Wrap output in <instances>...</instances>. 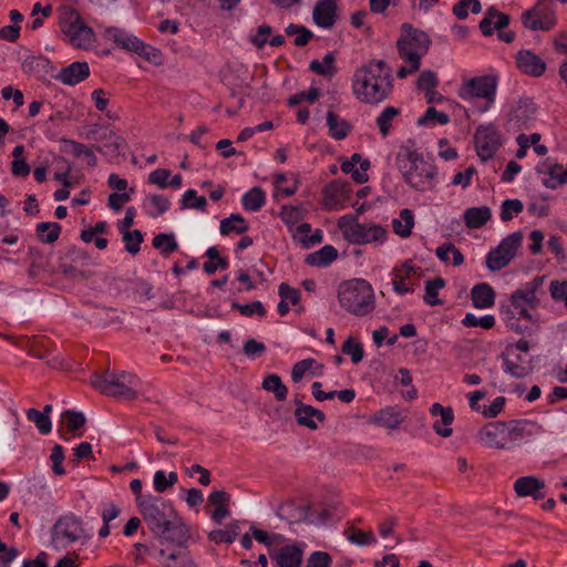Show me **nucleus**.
<instances>
[{"label":"nucleus","instance_id":"nucleus-1","mask_svg":"<svg viewBox=\"0 0 567 567\" xmlns=\"http://www.w3.org/2000/svg\"><path fill=\"white\" fill-rule=\"evenodd\" d=\"M392 91V70L383 60H370L353 73L352 93L361 103L378 105L388 100Z\"/></svg>","mask_w":567,"mask_h":567},{"label":"nucleus","instance_id":"nucleus-2","mask_svg":"<svg viewBox=\"0 0 567 567\" xmlns=\"http://www.w3.org/2000/svg\"><path fill=\"white\" fill-rule=\"evenodd\" d=\"M395 166L404 183L413 190L425 193L436 188L437 168L433 162L424 158L413 140H408L399 146Z\"/></svg>","mask_w":567,"mask_h":567},{"label":"nucleus","instance_id":"nucleus-3","mask_svg":"<svg viewBox=\"0 0 567 567\" xmlns=\"http://www.w3.org/2000/svg\"><path fill=\"white\" fill-rule=\"evenodd\" d=\"M431 45V39L422 30L413 28L410 23L401 25V34L396 40V50L404 65L396 71L399 79L417 72L421 66V59L427 53Z\"/></svg>","mask_w":567,"mask_h":567},{"label":"nucleus","instance_id":"nucleus-4","mask_svg":"<svg viewBox=\"0 0 567 567\" xmlns=\"http://www.w3.org/2000/svg\"><path fill=\"white\" fill-rule=\"evenodd\" d=\"M138 511L153 533L166 538L169 533L183 534L184 526L179 524L177 513L169 501L153 495L143 501Z\"/></svg>","mask_w":567,"mask_h":567},{"label":"nucleus","instance_id":"nucleus-5","mask_svg":"<svg viewBox=\"0 0 567 567\" xmlns=\"http://www.w3.org/2000/svg\"><path fill=\"white\" fill-rule=\"evenodd\" d=\"M337 295L340 307L353 316H368L375 308L374 290L364 279L341 282Z\"/></svg>","mask_w":567,"mask_h":567},{"label":"nucleus","instance_id":"nucleus-6","mask_svg":"<svg viewBox=\"0 0 567 567\" xmlns=\"http://www.w3.org/2000/svg\"><path fill=\"white\" fill-rule=\"evenodd\" d=\"M89 539L83 518L72 512L59 516L50 529V546L55 550L83 546Z\"/></svg>","mask_w":567,"mask_h":567},{"label":"nucleus","instance_id":"nucleus-7","mask_svg":"<svg viewBox=\"0 0 567 567\" xmlns=\"http://www.w3.org/2000/svg\"><path fill=\"white\" fill-rule=\"evenodd\" d=\"M92 386L102 394L133 401L137 398V377L127 372L106 371L93 373L90 378Z\"/></svg>","mask_w":567,"mask_h":567},{"label":"nucleus","instance_id":"nucleus-8","mask_svg":"<svg viewBox=\"0 0 567 567\" xmlns=\"http://www.w3.org/2000/svg\"><path fill=\"white\" fill-rule=\"evenodd\" d=\"M543 282L544 277H536L511 295L509 305L507 307H502V311L507 315L505 318L506 321L516 317L528 321L533 320V316L529 310L537 308L539 305V298L537 295Z\"/></svg>","mask_w":567,"mask_h":567},{"label":"nucleus","instance_id":"nucleus-9","mask_svg":"<svg viewBox=\"0 0 567 567\" xmlns=\"http://www.w3.org/2000/svg\"><path fill=\"white\" fill-rule=\"evenodd\" d=\"M338 227L341 229L344 238L357 245H367L372 243H383L386 238V230L373 223H359L352 215H344L339 218Z\"/></svg>","mask_w":567,"mask_h":567},{"label":"nucleus","instance_id":"nucleus-10","mask_svg":"<svg viewBox=\"0 0 567 567\" xmlns=\"http://www.w3.org/2000/svg\"><path fill=\"white\" fill-rule=\"evenodd\" d=\"M498 79L493 74H485L464 80L458 87L457 95L461 100L471 102L480 99L485 101L481 112H486L495 103Z\"/></svg>","mask_w":567,"mask_h":567},{"label":"nucleus","instance_id":"nucleus-11","mask_svg":"<svg viewBox=\"0 0 567 567\" xmlns=\"http://www.w3.org/2000/svg\"><path fill=\"white\" fill-rule=\"evenodd\" d=\"M523 235L520 231H514L505 237L496 248L486 255V267L491 271H498L505 268L515 257L520 247Z\"/></svg>","mask_w":567,"mask_h":567},{"label":"nucleus","instance_id":"nucleus-12","mask_svg":"<svg viewBox=\"0 0 567 567\" xmlns=\"http://www.w3.org/2000/svg\"><path fill=\"white\" fill-rule=\"evenodd\" d=\"M537 105L530 97H520L509 110L506 130L518 132L529 130L537 118Z\"/></svg>","mask_w":567,"mask_h":567},{"label":"nucleus","instance_id":"nucleus-13","mask_svg":"<svg viewBox=\"0 0 567 567\" xmlns=\"http://www.w3.org/2000/svg\"><path fill=\"white\" fill-rule=\"evenodd\" d=\"M477 156L482 161L494 157L502 145L498 130L494 124L480 125L474 135Z\"/></svg>","mask_w":567,"mask_h":567},{"label":"nucleus","instance_id":"nucleus-14","mask_svg":"<svg viewBox=\"0 0 567 567\" xmlns=\"http://www.w3.org/2000/svg\"><path fill=\"white\" fill-rule=\"evenodd\" d=\"M520 20L523 25L530 31H549L557 22L554 7L535 4L522 13Z\"/></svg>","mask_w":567,"mask_h":567},{"label":"nucleus","instance_id":"nucleus-15","mask_svg":"<svg viewBox=\"0 0 567 567\" xmlns=\"http://www.w3.org/2000/svg\"><path fill=\"white\" fill-rule=\"evenodd\" d=\"M477 437L481 443L492 449L505 450L512 445L508 422H491L478 431Z\"/></svg>","mask_w":567,"mask_h":567},{"label":"nucleus","instance_id":"nucleus-16","mask_svg":"<svg viewBox=\"0 0 567 567\" xmlns=\"http://www.w3.org/2000/svg\"><path fill=\"white\" fill-rule=\"evenodd\" d=\"M352 193L351 185L341 179L330 182L323 189L322 206L326 210H340L344 208L346 203Z\"/></svg>","mask_w":567,"mask_h":567},{"label":"nucleus","instance_id":"nucleus-17","mask_svg":"<svg viewBox=\"0 0 567 567\" xmlns=\"http://www.w3.org/2000/svg\"><path fill=\"white\" fill-rule=\"evenodd\" d=\"M105 35L109 40H112L117 45H120L123 49H126L128 51H132L138 55L148 56L147 49L150 48L146 45L142 40H140L136 37H133L125 32L124 30L115 27L107 28L105 30Z\"/></svg>","mask_w":567,"mask_h":567},{"label":"nucleus","instance_id":"nucleus-18","mask_svg":"<svg viewBox=\"0 0 567 567\" xmlns=\"http://www.w3.org/2000/svg\"><path fill=\"white\" fill-rule=\"evenodd\" d=\"M73 14L75 18L68 25L65 34L74 47L79 49H89L94 42V32L90 27L84 24L76 12H73Z\"/></svg>","mask_w":567,"mask_h":567},{"label":"nucleus","instance_id":"nucleus-19","mask_svg":"<svg viewBox=\"0 0 567 567\" xmlns=\"http://www.w3.org/2000/svg\"><path fill=\"white\" fill-rule=\"evenodd\" d=\"M516 65L522 73L534 78L542 76L546 71L545 61L533 51L526 49L517 52Z\"/></svg>","mask_w":567,"mask_h":567},{"label":"nucleus","instance_id":"nucleus-20","mask_svg":"<svg viewBox=\"0 0 567 567\" xmlns=\"http://www.w3.org/2000/svg\"><path fill=\"white\" fill-rule=\"evenodd\" d=\"M90 76V68L85 61H75L65 68H62L52 78L65 85H76Z\"/></svg>","mask_w":567,"mask_h":567},{"label":"nucleus","instance_id":"nucleus-21","mask_svg":"<svg viewBox=\"0 0 567 567\" xmlns=\"http://www.w3.org/2000/svg\"><path fill=\"white\" fill-rule=\"evenodd\" d=\"M508 422L511 444H516L523 440H528L543 432L542 425L535 421L522 419L511 420Z\"/></svg>","mask_w":567,"mask_h":567},{"label":"nucleus","instance_id":"nucleus-22","mask_svg":"<svg viewBox=\"0 0 567 567\" xmlns=\"http://www.w3.org/2000/svg\"><path fill=\"white\" fill-rule=\"evenodd\" d=\"M514 489L519 497H533L535 501L545 497V482L536 476H520L514 483Z\"/></svg>","mask_w":567,"mask_h":567},{"label":"nucleus","instance_id":"nucleus-23","mask_svg":"<svg viewBox=\"0 0 567 567\" xmlns=\"http://www.w3.org/2000/svg\"><path fill=\"white\" fill-rule=\"evenodd\" d=\"M269 556L277 567H300L302 563V549L297 545H285Z\"/></svg>","mask_w":567,"mask_h":567},{"label":"nucleus","instance_id":"nucleus-24","mask_svg":"<svg viewBox=\"0 0 567 567\" xmlns=\"http://www.w3.org/2000/svg\"><path fill=\"white\" fill-rule=\"evenodd\" d=\"M370 168V161L362 158L359 153H353L350 159H346L341 163V171L344 174H350L352 179L358 184H364L368 182L369 176L367 171Z\"/></svg>","mask_w":567,"mask_h":567},{"label":"nucleus","instance_id":"nucleus-25","mask_svg":"<svg viewBox=\"0 0 567 567\" xmlns=\"http://www.w3.org/2000/svg\"><path fill=\"white\" fill-rule=\"evenodd\" d=\"M337 4L334 0H318L312 11L313 22L323 29H330L336 23Z\"/></svg>","mask_w":567,"mask_h":567},{"label":"nucleus","instance_id":"nucleus-26","mask_svg":"<svg viewBox=\"0 0 567 567\" xmlns=\"http://www.w3.org/2000/svg\"><path fill=\"white\" fill-rule=\"evenodd\" d=\"M405 415L399 409L394 406H388L385 409L377 411L370 422L377 426L384 427L388 430H398Z\"/></svg>","mask_w":567,"mask_h":567},{"label":"nucleus","instance_id":"nucleus-27","mask_svg":"<svg viewBox=\"0 0 567 567\" xmlns=\"http://www.w3.org/2000/svg\"><path fill=\"white\" fill-rule=\"evenodd\" d=\"M295 416L299 425L316 430L318 427L316 420L319 422L326 420V415L321 410L303 404L298 399L295 400Z\"/></svg>","mask_w":567,"mask_h":567},{"label":"nucleus","instance_id":"nucleus-28","mask_svg":"<svg viewBox=\"0 0 567 567\" xmlns=\"http://www.w3.org/2000/svg\"><path fill=\"white\" fill-rule=\"evenodd\" d=\"M430 411L434 416L440 415V420H436L433 424V430L443 437H450L453 433L451 424L454 420L452 408H444L440 403H434Z\"/></svg>","mask_w":567,"mask_h":567},{"label":"nucleus","instance_id":"nucleus-29","mask_svg":"<svg viewBox=\"0 0 567 567\" xmlns=\"http://www.w3.org/2000/svg\"><path fill=\"white\" fill-rule=\"evenodd\" d=\"M101 145L96 150L111 156H117L125 148V140L111 130H103L100 137H96Z\"/></svg>","mask_w":567,"mask_h":567},{"label":"nucleus","instance_id":"nucleus-30","mask_svg":"<svg viewBox=\"0 0 567 567\" xmlns=\"http://www.w3.org/2000/svg\"><path fill=\"white\" fill-rule=\"evenodd\" d=\"M471 296L473 306L478 309L491 308L495 303V291L486 282L475 285Z\"/></svg>","mask_w":567,"mask_h":567},{"label":"nucleus","instance_id":"nucleus-31","mask_svg":"<svg viewBox=\"0 0 567 567\" xmlns=\"http://www.w3.org/2000/svg\"><path fill=\"white\" fill-rule=\"evenodd\" d=\"M491 217L492 212L487 206L467 208L463 215L466 227L471 229L481 228Z\"/></svg>","mask_w":567,"mask_h":567},{"label":"nucleus","instance_id":"nucleus-32","mask_svg":"<svg viewBox=\"0 0 567 567\" xmlns=\"http://www.w3.org/2000/svg\"><path fill=\"white\" fill-rule=\"evenodd\" d=\"M327 125L329 128V135L334 140L346 138L352 130L351 124L343 118H340L334 112H327Z\"/></svg>","mask_w":567,"mask_h":567},{"label":"nucleus","instance_id":"nucleus-33","mask_svg":"<svg viewBox=\"0 0 567 567\" xmlns=\"http://www.w3.org/2000/svg\"><path fill=\"white\" fill-rule=\"evenodd\" d=\"M337 257H338V250L331 245H326L322 248H320L319 250H317L312 254H309L306 257V262L309 266H313V267H327L332 261H334L337 259Z\"/></svg>","mask_w":567,"mask_h":567},{"label":"nucleus","instance_id":"nucleus-34","mask_svg":"<svg viewBox=\"0 0 567 567\" xmlns=\"http://www.w3.org/2000/svg\"><path fill=\"white\" fill-rule=\"evenodd\" d=\"M401 114L395 106H386L375 118V124L382 137H388L393 127V121Z\"/></svg>","mask_w":567,"mask_h":567},{"label":"nucleus","instance_id":"nucleus-35","mask_svg":"<svg viewBox=\"0 0 567 567\" xmlns=\"http://www.w3.org/2000/svg\"><path fill=\"white\" fill-rule=\"evenodd\" d=\"M393 231L402 237L408 238L414 227V214L411 209L404 208L400 212L399 217L392 220Z\"/></svg>","mask_w":567,"mask_h":567},{"label":"nucleus","instance_id":"nucleus-36","mask_svg":"<svg viewBox=\"0 0 567 567\" xmlns=\"http://www.w3.org/2000/svg\"><path fill=\"white\" fill-rule=\"evenodd\" d=\"M220 234L221 235H229L230 233H236L238 235L245 234L249 226L246 221V219L239 215V214H231L229 217L224 218L220 221Z\"/></svg>","mask_w":567,"mask_h":567},{"label":"nucleus","instance_id":"nucleus-37","mask_svg":"<svg viewBox=\"0 0 567 567\" xmlns=\"http://www.w3.org/2000/svg\"><path fill=\"white\" fill-rule=\"evenodd\" d=\"M241 204L248 212H258L266 204V193L259 186L252 187L244 194Z\"/></svg>","mask_w":567,"mask_h":567},{"label":"nucleus","instance_id":"nucleus-38","mask_svg":"<svg viewBox=\"0 0 567 567\" xmlns=\"http://www.w3.org/2000/svg\"><path fill=\"white\" fill-rule=\"evenodd\" d=\"M503 370L505 373L514 378H524L528 374V367L522 361V357L516 354L515 360L511 359V354L503 355Z\"/></svg>","mask_w":567,"mask_h":567},{"label":"nucleus","instance_id":"nucleus-39","mask_svg":"<svg viewBox=\"0 0 567 567\" xmlns=\"http://www.w3.org/2000/svg\"><path fill=\"white\" fill-rule=\"evenodd\" d=\"M262 389L274 393L278 401H285L288 394V388L281 381L278 374H269L262 381Z\"/></svg>","mask_w":567,"mask_h":567},{"label":"nucleus","instance_id":"nucleus-40","mask_svg":"<svg viewBox=\"0 0 567 567\" xmlns=\"http://www.w3.org/2000/svg\"><path fill=\"white\" fill-rule=\"evenodd\" d=\"M153 247L161 251L164 257L169 256L178 249V244L173 233H161L153 238Z\"/></svg>","mask_w":567,"mask_h":567},{"label":"nucleus","instance_id":"nucleus-41","mask_svg":"<svg viewBox=\"0 0 567 567\" xmlns=\"http://www.w3.org/2000/svg\"><path fill=\"white\" fill-rule=\"evenodd\" d=\"M116 312L117 311L112 308L97 307L94 309V311L91 316V320L95 324L101 326V327H109L112 324H117L121 321H120V318Z\"/></svg>","mask_w":567,"mask_h":567},{"label":"nucleus","instance_id":"nucleus-42","mask_svg":"<svg viewBox=\"0 0 567 567\" xmlns=\"http://www.w3.org/2000/svg\"><path fill=\"white\" fill-rule=\"evenodd\" d=\"M450 121V116L446 113L440 112L435 107L430 106L425 113L417 118L416 124L419 126H434L436 124L446 125Z\"/></svg>","mask_w":567,"mask_h":567},{"label":"nucleus","instance_id":"nucleus-43","mask_svg":"<svg viewBox=\"0 0 567 567\" xmlns=\"http://www.w3.org/2000/svg\"><path fill=\"white\" fill-rule=\"evenodd\" d=\"M336 58L333 53H328L323 56L322 61L313 60L310 62L309 69L323 76H333L337 73V68L334 66Z\"/></svg>","mask_w":567,"mask_h":567},{"label":"nucleus","instance_id":"nucleus-44","mask_svg":"<svg viewBox=\"0 0 567 567\" xmlns=\"http://www.w3.org/2000/svg\"><path fill=\"white\" fill-rule=\"evenodd\" d=\"M206 256L208 257L209 261L203 265V269L208 275L215 274L218 268L227 269L229 266L228 259L220 257L216 247H209L206 250Z\"/></svg>","mask_w":567,"mask_h":567},{"label":"nucleus","instance_id":"nucleus-45","mask_svg":"<svg viewBox=\"0 0 567 567\" xmlns=\"http://www.w3.org/2000/svg\"><path fill=\"white\" fill-rule=\"evenodd\" d=\"M64 143L71 147L70 153L74 157H83L86 162V165L91 167L96 166L97 158L90 147L73 140H64Z\"/></svg>","mask_w":567,"mask_h":567},{"label":"nucleus","instance_id":"nucleus-46","mask_svg":"<svg viewBox=\"0 0 567 567\" xmlns=\"http://www.w3.org/2000/svg\"><path fill=\"white\" fill-rule=\"evenodd\" d=\"M178 476L176 472L156 471L153 477L154 489L157 493H164L177 483Z\"/></svg>","mask_w":567,"mask_h":567},{"label":"nucleus","instance_id":"nucleus-47","mask_svg":"<svg viewBox=\"0 0 567 567\" xmlns=\"http://www.w3.org/2000/svg\"><path fill=\"white\" fill-rule=\"evenodd\" d=\"M445 286L443 278H435L425 282V295L423 297L424 302L430 306L442 305V300L437 298L440 289Z\"/></svg>","mask_w":567,"mask_h":567},{"label":"nucleus","instance_id":"nucleus-48","mask_svg":"<svg viewBox=\"0 0 567 567\" xmlns=\"http://www.w3.org/2000/svg\"><path fill=\"white\" fill-rule=\"evenodd\" d=\"M61 226L58 223H40L37 225V234L42 243L52 244L58 240Z\"/></svg>","mask_w":567,"mask_h":567},{"label":"nucleus","instance_id":"nucleus-49","mask_svg":"<svg viewBox=\"0 0 567 567\" xmlns=\"http://www.w3.org/2000/svg\"><path fill=\"white\" fill-rule=\"evenodd\" d=\"M239 535V525L238 523H233L228 526L226 530L217 529L209 533V540L218 544V543H228L231 544L235 542L237 536Z\"/></svg>","mask_w":567,"mask_h":567},{"label":"nucleus","instance_id":"nucleus-50","mask_svg":"<svg viewBox=\"0 0 567 567\" xmlns=\"http://www.w3.org/2000/svg\"><path fill=\"white\" fill-rule=\"evenodd\" d=\"M285 32L287 35H296L293 43L297 47H305L313 38V33L311 30L307 29L303 25L295 23H290L285 29Z\"/></svg>","mask_w":567,"mask_h":567},{"label":"nucleus","instance_id":"nucleus-51","mask_svg":"<svg viewBox=\"0 0 567 567\" xmlns=\"http://www.w3.org/2000/svg\"><path fill=\"white\" fill-rule=\"evenodd\" d=\"M147 200L152 207V209L147 210V215L152 218H156L163 214H165L169 207L171 202L167 197L158 194H153L147 197Z\"/></svg>","mask_w":567,"mask_h":567},{"label":"nucleus","instance_id":"nucleus-52","mask_svg":"<svg viewBox=\"0 0 567 567\" xmlns=\"http://www.w3.org/2000/svg\"><path fill=\"white\" fill-rule=\"evenodd\" d=\"M27 419L33 422L41 434H48L51 432L52 423L50 416L41 413L37 409H29L25 412Z\"/></svg>","mask_w":567,"mask_h":567},{"label":"nucleus","instance_id":"nucleus-53","mask_svg":"<svg viewBox=\"0 0 567 567\" xmlns=\"http://www.w3.org/2000/svg\"><path fill=\"white\" fill-rule=\"evenodd\" d=\"M462 324L468 328L481 327L483 329H492L495 326V317L493 315L476 317L474 313L467 312L462 319Z\"/></svg>","mask_w":567,"mask_h":567},{"label":"nucleus","instance_id":"nucleus-54","mask_svg":"<svg viewBox=\"0 0 567 567\" xmlns=\"http://www.w3.org/2000/svg\"><path fill=\"white\" fill-rule=\"evenodd\" d=\"M182 208H195L200 212L206 210L207 199L204 196H197V192L195 189H188L184 193L182 197Z\"/></svg>","mask_w":567,"mask_h":567},{"label":"nucleus","instance_id":"nucleus-55","mask_svg":"<svg viewBox=\"0 0 567 567\" xmlns=\"http://www.w3.org/2000/svg\"><path fill=\"white\" fill-rule=\"evenodd\" d=\"M123 240L125 243V249L131 255H136L141 250V244L143 241V234L141 230H128L125 233H122Z\"/></svg>","mask_w":567,"mask_h":567},{"label":"nucleus","instance_id":"nucleus-56","mask_svg":"<svg viewBox=\"0 0 567 567\" xmlns=\"http://www.w3.org/2000/svg\"><path fill=\"white\" fill-rule=\"evenodd\" d=\"M62 421L66 424L68 432H75L85 424V415L82 412L66 410L61 415Z\"/></svg>","mask_w":567,"mask_h":567},{"label":"nucleus","instance_id":"nucleus-57","mask_svg":"<svg viewBox=\"0 0 567 567\" xmlns=\"http://www.w3.org/2000/svg\"><path fill=\"white\" fill-rule=\"evenodd\" d=\"M280 217L286 225H296L303 219L305 209L299 206L286 205L281 207Z\"/></svg>","mask_w":567,"mask_h":567},{"label":"nucleus","instance_id":"nucleus-58","mask_svg":"<svg viewBox=\"0 0 567 567\" xmlns=\"http://www.w3.org/2000/svg\"><path fill=\"white\" fill-rule=\"evenodd\" d=\"M524 209V205L519 199H505L501 206V219L503 221L511 220L514 215H518Z\"/></svg>","mask_w":567,"mask_h":567},{"label":"nucleus","instance_id":"nucleus-59","mask_svg":"<svg viewBox=\"0 0 567 567\" xmlns=\"http://www.w3.org/2000/svg\"><path fill=\"white\" fill-rule=\"evenodd\" d=\"M231 309L238 310L240 315L245 317H251V316H258V317H265L266 309L261 301H254L249 305H241L238 302L231 303Z\"/></svg>","mask_w":567,"mask_h":567},{"label":"nucleus","instance_id":"nucleus-60","mask_svg":"<svg viewBox=\"0 0 567 567\" xmlns=\"http://www.w3.org/2000/svg\"><path fill=\"white\" fill-rule=\"evenodd\" d=\"M342 352L351 357V361L357 364L363 359V348L359 342L352 338H348L342 344Z\"/></svg>","mask_w":567,"mask_h":567},{"label":"nucleus","instance_id":"nucleus-61","mask_svg":"<svg viewBox=\"0 0 567 567\" xmlns=\"http://www.w3.org/2000/svg\"><path fill=\"white\" fill-rule=\"evenodd\" d=\"M271 33L272 28L269 24H261L257 28L254 34L249 35V42L257 49H262L268 43V39Z\"/></svg>","mask_w":567,"mask_h":567},{"label":"nucleus","instance_id":"nucleus-62","mask_svg":"<svg viewBox=\"0 0 567 567\" xmlns=\"http://www.w3.org/2000/svg\"><path fill=\"white\" fill-rule=\"evenodd\" d=\"M416 84H417L419 90H421L424 93H426V92H430V91H434V89L439 84V80H437V76H436V74L434 72H432V71H424V72H422L420 74Z\"/></svg>","mask_w":567,"mask_h":567},{"label":"nucleus","instance_id":"nucleus-63","mask_svg":"<svg viewBox=\"0 0 567 567\" xmlns=\"http://www.w3.org/2000/svg\"><path fill=\"white\" fill-rule=\"evenodd\" d=\"M332 563L331 556L326 551H313L308 560L306 567H330Z\"/></svg>","mask_w":567,"mask_h":567},{"label":"nucleus","instance_id":"nucleus-64","mask_svg":"<svg viewBox=\"0 0 567 567\" xmlns=\"http://www.w3.org/2000/svg\"><path fill=\"white\" fill-rule=\"evenodd\" d=\"M550 296L554 300L564 301L567 308V281L554 280L549 287Z\"/></svg>","mask_w":567,"mask_h":567}]
</instances>
